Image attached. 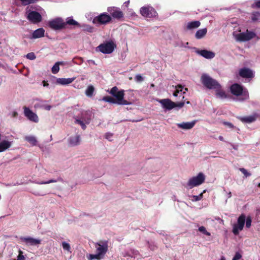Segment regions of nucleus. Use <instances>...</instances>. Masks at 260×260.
Returning <instances> with one entry per match:
<instances>
[{
  "mask_svg": "<svg viewBox=\"0 0 260 260\" xmlns=\"http://www.w3.org/2000/svg\"><path fill=\"white\" fill-rule=\"evenodd\" d=\"M218 139H219V140H220L221 141H224V138L221 136H219Z\"/></svg>",
  "mask_w": 260,
  "mask_h": 260,
  "instance_id": "obj_58",
  "label": "nucleus"
},
{
  "mask_svg": "<svg viewBox=\"0 0 260 260\" xmlns=\"http://www.w3.org/2000/svg\"><path fill=\"white\" fill-rule=\"evenodd\" d=\"M196 123V120H193L190 122H183L182 123H177V126L178 128L185 130H188L191 129L194 126Z\"/></svg>",
  "mask_w": 260,
  "mask_h": 260,
  "instance_id": "obj_20",
  "label": "nucleus"
},
{
  "mask_svg": "<svg viewBox=\"0 0 260 260\" xmlns=\"http://www.w3.org/2000/svg\"><path fill=\"white\" fill-rule=\"evenodd\" d=\"M91 113L89 111H83L81 112V116L78 119L81 121L85 122L86 124H89L91 120Z\"/></svg>",
  "mask_w": 260,
  "mask_h": 260,
  "instance_id": "obj_21",
  "label": "nucleus"
},
{
  "mask_svg": "<svg viewBox=\"0 0 260 260\" xmlns=\"http://www.w3.org/2000/svg\"><path fill=\"white\" fill-rule=\"evenodd\" d=\"M119 91L118 90V88L116 86H114L111 89L109 93L114 96Z\"/></svg>",
  "mask_w": 260,
  "mask_h": 260,
  "instance_id": "obj_43",
  "label": "nucleus"
},
{
  "mask_svg": "<svg viewBox=\"0 0 260 260\" xmlns=\"http://www.w3.org/2000/svg\"><path fill=\"white\" fill-rule=\"evenodd\" d=\"M258 187H260V183H259L257 185Z\"/></svg>",
  "mask_w": 260,
  "mask_h": 260,
  "instance_id": "obj_63",
  "label": "nucleus"
},
{
  "mask_svg": "<svg viewBox=\"0 0 260 260\" xmlns=\"http://www.w3.org/2000/svg\"><path fill=\"white\" fill-rule=\"evenodd\" d=\"M63 64L62 61L56 62L51 68L52 73L54 74H57L59 71V65Z\"/></svg>",
  "mask_w": 260,
  "mask_h": 260,
  "instance_id": "obj_35",
  "label": "nucleus"
},
{
  "mask_svg": "<svg viewBox=\"0 0 260 260\" xmlns=\"http://www.w3.org/2000/svg\"><path fill=\"white\" fill-rule=\"evenodd\" d=\"M251 19L253 22H260V13L258 12H253L251 14Z\"/></svg>",
  "mask_w": 260,
  "mask_h": 260,
  "instance_id": "obj_34",
  "label": "nucleus"
},
{
  "mask_svg": "<svg viewBox=\"0 0 260 260\" xmlns=\"http://www.w3.org/2000/svg\"><path fill=\"white\" fill-rule=\"evenodd\" d=\"M42 83H43V86H44V87H48L49 86V84L45 81H43Z\"/></svg>",
  "mask_w": 260,
  "mask_h": 260,
  "instance_id": "obj_55",
  "label": "nucleus"
},
{
  "mask_svg": "<svg viewBox=\"0 0 260 260\" xmlns=\"http://www.w3.org/2000/svg\"><path fill=\"white\" fill-rule=\"evenodd\" d=\"M199 231L200 232L203 233L204 234H205V235H206L207 236H209L211 235L210 233L209 232H208L206 230V228L204 226H201L199 227Z\"/></svg>",
  "mask_w": 260,
  "mask_h": 260,
  "instance_id": "obj_42",
  "label": "nucleus"
},
{
  "mask_svg": "<svg viewBox=\"0 0 260 260\" xmlns=\"http://www.w3.org/2000/svg\"><path fill=\"white\" fill-rule=\"evenodd\" d=\"M25 141L29 143L32 146H36L37 144L36 138L34 136H27L24 138Z\"/></svg>",
  "mask_w": 260,
  "mask_h": 260,
  "instance_id": "obj_31",
  "label": "nucleus"
},
{
  "mask_svg": "<svg viewBox=\"0 0 260 260\" xmlns=\"http://www.w3.org/2000/svg\"><path fill=\"white\" fill-rule=\"evenodd\" d=\"M207 32V29L206 28L199 29L197 31L195 34V37L197 39H202Z\"/></svg>",
  "mask_w": 260,
  "mask_h": 260,
  "instance_id": "obj_29",
  "label": "nucleus"
},
{
  "mask_svg": "<svg viewBox=\"0 0 260 260\" xmlns=\"http://www.w3.org/2000/svg\"><path fill=\"white\" fill-rule=\"evenodd\" d=\"M113 134L112 133H109V132H108V133H106L105 135V138L107 139L108 140H109V141H112V137H113Z\"/></svg>",
  "mask_w": 260,
  "mask_h": 260,
  "instance_id": "obj_48",
  "label": "nucleus"
},
{
  "mask_svg": "<svg viewBox=\"0 0 260 260\" xmlns=\"http://www.w3.org/2000/svg\"><path fill=\"white\" fill-rule=\"evenodd\" d=\"M83 27H84L83 30L84 31L89 32H92L93 31V27L90 25L84 24L83 25Z\"/></svg>",
  "mask_w": 260,
  "mask_h": 260,
  "instance_id": "obj_41",
  "label": "nucleus"
},
{
  "mask_svg": "<svg viewBox=\"0 0 260 260\" xmlns=\"http://www.w3.org/2000/svg\"><path fill=\"white\" fill-rule=\"evenodd\" d=\"M254 6L255 7L260 8V0L256 1L254 3Z\"/></svg>",
  "mask_w": 260,
  "mask_h": 260,
  "instance_id": "obj_54",
  "label": "nucleus"
},
{
  "mask_svg": "<svg viewBox=\"0 0 260 260\" xmlns=\"http://www.w3.org/2000/svg\"><path fill=\"white\" fill-rule=\"evenodd\" d=\"M45 29L43 28H39L34 30L32 34L27 38L29 39H36L42 38L45 35Z\"/></svg>",
  "mask_w": 260,
  "mask_h": 260,
  "instance_id": "obj_18",
  "label": "nucleus"
},
{
  "mask_svg": "<svg viewBox=\"0 0 260 260\" xmlns=\"http://www.w3.org/2000/svg\"><path fill=\"white\" fill-rule=\"evenodd\" d=\"M40 107L46 110L49 111L51 108V106L45 104L44 103H41L39 105Z\"/></svg>",
  "mask_w": 260,
  "mask_h": 260,
  "instance_id": "obj_46",
  "label": "nucleus"
},
{
  "mask_svg": "<svg viewBox=\"0 0 260 260\" xmlns=\"http://www.w3.org/2000/svg\"><path fill=\"white\" fill-rule=\"evenodd\" d=\"M233 36L238 42H243L248 41L256 37V34L252 31L247 30L245 32L239 34L233 33Z\"/></svg>",
  "mask_w": 260,
  "mask_h": 260,
  "instance_id": "obj_4",
  "label": "nucleus"
},
{
  "mask_svg": "<svg viewBox=\"0 0 260 260\" xmlns=\"http://www.w3.org/2000/svg\"><path fill=\"white\" fill-rule=\"evenodd\" d=\"M196 53L206 59H212L215 57V53L207 50H198Z\"/></svg>",
  "mask_w": 260,
  "mask_h": 260,
  "instance_id": "obj_19",
  "label": "nucleus"
},
{
  "mask_svg": "<svg viewBox=\"0 0 260 260\" xmlns=\"http://www.w3.org/2000/svg\"><path fill=\"white\" fill-rule=\"evenodd\" d=\"M216 92V95L220 99H223L227 98L226 94L224 90L221 89V87L219 84V87L214 89Z\"/></svg>",
  "mask_w": 260,
  "mask_h": 260,
  "instance_id": "obj_27",
  "label": "nucleus"
},
{
  "mask_svg": "<svg viewBox=\"0 0 260 260\" xmlns=\"http://www.w3.org/2000/svg\"><path fill=\"white\" fill-rule=\"evenodd\" d=\"M231 93L238 97L237 100L240 102L244 101L249 98V93L247 89L243 88L241 85L234 83L231 86Z\"/></svg>",
  "mask_w": 260,
  "mask_h": 260,
  "instance_id": "obj_2",
  "label": "nucleus"
},
{
  "mask_svg": "<svg viewBox=\"0 0 260 260\" xmlns=\"http://www.w3.org/2000/svg\"><path fill=\"white\" fill-rule=\"evenodd\" d=\"M140 12L143 17L146 18H153L157 15L155 9L150 6H145L141 7Z\"/></svg>",
  "mask_w": 260,
  "mask_h": 260,
  "instance_id": "obj_9",
  "label": "nucleus"
},
{
  "mask_svg": "<svg viewBox=\"0 0 260 260\" xmlns=\"http://www.w3.org/2000/svg\"><path fill=\"white\" fill-rule=\"evenodd\" d=\"M94 91V88L92 85H89L85 90V94L87 96L91 98L93 96Z\"/></svg>",
  "mask_w": 260,
  "mask_h": 260,
  "instance_id": "obj_36",
  "label": "nucleus"
},
{
  "mask_svg": "<svg viewBox=\"0 0 260 260\" xmlns=\"http://www.w3.org/2000/svg\"><path fill=\"white\" fill-rule=\"evenodd\" d=\"M80 142V136L78 135L71 136L68 139V142L69 145L71 146H75L79 145Z\"/></svg>",
  "mask_w": 260,
  "mask_h": 260,
  "instance_id": "obj_23",
  "label": "nucleus"
},
{
  "mask_svg": "<svg viewBox=\"0 0 260 260\" xmlns=\"http://www.w3.org/2000/svg\"><path fill=\"white\" fill-rule=\"evenodd\" d=\"M20 1L23 5H27L31 3H35L38 0H20Z\"/></svg>",
  "mask_w": 260,
  "mask_h": 260,
  "instance_id": "obj_45",
  "label": "nucleus"
},
{
  "mask_svg": "<svg viewBox=\"0 0 260 260\" xmlns=\"http://www.w3.org/2000/svg\"><path fill=\"white\" fill-rule=\"evenodd\" d=\"M188 43L186 42L185 47H186V46L188 45Z\"/></svg>",
  "mask_w": 260,
  "mask_h": 260,
  "instance_id": "obj_62",
  "label": "nucleus"
},
{
  "mask_svg": "<svg viewBox=\"0 0 260 260\" xmlns=\"http://www.w3.org/2000/svg\"><path fill=\"white\" fill-rule=\"evenodd\" d=\"M242 257L241 254L239 252H236L232 260H239Z\"/></svg>",
  "mask_w": 260,
  "mask_h": 260,
  "instance_id": "obj_50",
  "label": "nucleus"
},
{
  "mask_svg": "<svg viewBox=\"0 0 260 260\" xmlns=\"http://www.w3.org/2000/svg\"><path fill=\"white\" fill-rule=\"evenodd\" d=\"M12 142L4 140L0 142V152L8 149L12 145Z\"/></svg>",
  "mask_w": 260,
  "mask_h": 260,
  "instance_id": "obj_24",
  "label": "nucleus"
},
{
  "mask_svg": "<svg viewBox=\"0 0 260 260\" xmlns=\"http://www.w3.org/2000/svg\"><path fill=\"white\" fill-rule=\"evenodd\" d=\"M75 77L69 78H57L56 83L58 85H67L72 83L75 79Z\"/></svg>",
  "mask_w": 260,
  "mask_h": 260,
  "instance_id": "obj_22",
  "label": "nucleus"
},
{
  "mask_svg": "<svg viewBox=\"0 0 260 260\" xmlns=\"http://www.w3.org/2000/svg\"><path fill=\"white\" fill-rule=\"evenodd\" d=\"M239 75L243 78L251 79L254 76V72L252 70L244 67L239 70Z\"/></svg>",
  "mask_w": 260,
  "mask_h": 260,
  "instance_id": "obj_14",
  "label": "nucleus"
},
{
  "mask_svg": "<svg viewBox=\"0 0 260 260\" xmlns=\"http://www.w3.org/2000/svg\"><path fill=\"white\" fill-rule=\"evenodd\" d=\"M21 240L28 246H37L39 245L41 242V240L40 239L33 238L30 237H23Z\"/></svg>",
  "mask_w": 260,
  "mask_h": 260,
  "instance_id": "obj_17",
  "label": "nucleus"
},
{
  "mask_svg": "<svg viewBox=\"0 0 260 260\" xmlns=\"http://www.w3.org/2000/svg\"><path fill=\"white\" fill-rule=\"evenodd\" d=\"M239 170L242 173L245 177H247L251 175V174L244 168H240Z\"/></svg>",
  "mask_w": 260,
  "mask_h": 260,
  "instance_id": "obj_44",
  "label": "nucleus"
},
{
  "mask_svg": "<svg viewBox=\"0 0 260 260\" xmlns=\"http://www.w3.org/2000/svg\"><path fill=\"white\" fill-rule=\"evenodd\" d=\"M175 91L173 93V95L174 96H177L178 94H180V96L182 95V94H184L186 91H187V88H185L184 89V91H183V87L182 86L180 85H178L175 87Z\"/></svg>",
  "mask_w": 260,
  "mask_h": 260,
  "instance_id": "obj_26",
  "label": "nucleus"
},
{
  "mask_svg": "<svg viewBox=\"0 0 260 260\" xmlns=\"http://www.w3.org/2000/svg\"><path fill=\"white\" fill-rule=\"evenodd\" d=\"M95 253L87 254L88 260H101L103 259L108 249L107 241H100L95 244Z\"/></svg>",
  "mask_w": 260,
  "mask_h": 260,
  "instance_id": "obj_1",
  "label": "nucleus"
},
{
  "mask_svg": "<svg viewBox=\"0 0 260 260\" xmlns=\"http://www.w3.org/2000/svg\"><path fill=\"white\" fill-rule=\"evenodd\" d=\"M89 63V64H95V63L94 62V61L93 60H91V59H90V60H88L87 61Z\"/></svg>",
  "mask_w": 260,
  "mask_h": 260,
  "instance_id": "obj_56",
  "label": "nucleus"
},
{
  "mask_svg": "<svg viewBox=\"0 0 260 260\" xmlns=\"http://www.w3.org/2000/svg\"><path fill=\"white\" fill-rule=\"evenodd\" d=\"M75 122L80 124L81 126L83 129H85L86 128V124H87L85 123V122L81 121V119H78L77 117H75Z\"/></svg>",
  "mask_w": 260,
  "mask_h": 260,
  "instance_id": "obj_39",
  "label": "nucleus"
},
{
  "mask_svg": "<svg viewBox=\"0 0 260 260\" xmlns=\"http://www.w3.org/2000/svg\"><path fill=\"white\" fill-rule=\"evenodd\" d=\"M61 246L63 250L66 251L67 253H71L72 252L71 247L69 242L66 241H62L61 242Z\"/></svg>",
  "mask_w": 260,
  "mask_h": 260,
  "instance_id": "obj_33",
  "label": "nucleus"
},
{
  "mask_svg": "<svg viewBox=\"0 0 260 260\" xmlns=\"http://www.w3.org/2000/svg\"><path fill=\"white\" fill-rule=\"evenodd\" d=\"M201 25V23L199 21H193L188 22L186 25V28L187 29H193L199 27Z\"/></svg>",
  "mask_w": 260,
  "mask_h": 260,
  "instance_id": "obj_28",
  "label": "nucleus"
},
{
  "mask_svg": "<svg viewBox=\"0 0 260 260\" xmlns=\"http://www.w3.org/2000/svg\"><path fill=\"white\" fill-rule=\"evenodd\" d=\"M176 107H178L179 108H181L184 105V102H179V103H176Z\"/></svg>",
  "mask_w": 260,
  "mask_h": 260,
  "instance_id": "obj_53",
  "label": "nucleus"
},
{
  "mask_svg": "<svg viewBox=\"0 0 260 260\" xmlns=\"http://www.w3.org/2000/svg\"><path fill=\"white\" fill-rule=\"evenodd\" d=\"M241 121L245 123H251L255 120V117L253 115L242 117L240 118Z\"/></svg>",
  "mask_w": 260,
  "mask_h": 260,
  "instance_id": "obj_32",
  "label": "nucleus"
},
{
  "mask_svg": "<svg viewBox=\"0 0 260 260\" xmlns=\"http://www.w3.org/2000/svg\"><path fill=\"white\" fill-rule=\"evenodd\" d=\"M48 25L52 29L57 30L64 28L66 23L61 18L57 17L49 20L48 22Z\"/></svg>",
  "mask_w": 260,
  "mask_h": 260,
  "instance_id": "obj_7",
  "label": "nucleus"
},
{
  "mask_svg": "<svg viewBox=\"0 0 260 260\" xmlns=\"http://www.w3.org/2000/svg\"><path fill=\"white\" fill-rule=\"evenodd\" d=\"M27 18L33 23H38L42 21V17L39 13L30 11L27 13Z\"/></svg>",
  "mask_w": 260,
  "mask_h": 260,
  "instance_id": "obj_13",
  "label": "nucleus"
},
{
  "mask_svg": "<svg viewBox=\"0 0 260 260\" xmlns=\"http://www.w3.org/2000/svg\"><path fill=\"white\" fill-rule=\"evenodd\" d=\"M132 15H136V13L135 12L132 13Z\"/></svg>",
  "mask_w": 260,
  "mask_h": 260,
  "instance_id": "obj_61",
  "label": "nucleus"
},
{
  "mask_svg": "<svg viewBox=\"0 0 260 260\" xmlns=\"http://www.w3.org/2000/svg\"><path fill=\"white\" fill-rule=\"evenodd\" d=\"M245 222L246 223V228H250L251 224V219L250 217H247L246 219L245 218Z\"/></svg>",
  "mask_w": 260,
  "mask_h": 260,
  "instance_id": "obj_49",
  "label": "nucleus"
},
{
  "mask_svg": "<svg viewBox=\"0 0 260 260\" xmlns=\"http://www.w3.org/2000/svg\"><path fill=\"white\" fill-rule=\"evenodd\" d=\"M116 48V44L112 41H107L100 44L97 49L104 54H110Z\"/></svg>",
  "mask_w": 260,
  "mask_h": 260,
  "instance_id": "obj_6",
  "label": "nucleus"
},
{
  "mask_svg": "<svg viewBox=\"0 0 260 260\" xmlns=\"http://www.w3.org/2000/svg\"><path fill=\"white\" fill-rule=\"evenodd\" d=\"M26 57L27 59H29L30 60H34L36 58L35 53L33 52L28 53L26 55Z\"/></svg>",
  "mask_w": 260,
  "mask_h": 260,
  "instance_id": "obj_47",
  "label": "nucleus"
},
{
  "mask_svg": "<svg viewBox=\"0 0 260 260\" xmlns=\"http://www.w3.org/2000/svg\"><path fill=\"white\" fill-rule=\"evenodd\" d=\"M124 93L123 90H119L116 94L115 95V104L119 105H129L132 103L128 102L124 99Z\"/></svg>",
  "mask_w": 260,
  "mask_h": 260,
  "instance_id": "obj_12",
  "label": "nucleus"
},
{
  "mask_svg": "<svg viewBox=\"0 0 260 260\" xmlns=\"http://www.w3.org/2000/svg\"><path fill=\"white\" fill-rule=\"evenodd\" d=\"M220 260H225V258L224 257H222L220 259Z\"/></svg>",
  "mask_w": 260,
  "mask_h": 260,
  "instance_id": "obj_60",
  "label": "nucleus"
},
{
  "mask_svg": "<svg viewBox=\"0 0 260 260\" xmlns=\"http://www.w3.org/2000/svg\"><path fill=\"white\" fill-rule=\"evenodd\" d=\"M129 1H126L124 3V5L126 7H128L129 4Z\"/></svg>",
  "mask_w": 260,
  "mask_h": 260,
  "instance_id": "obj_57",
  "label": "nucleus"
},
{
  "mask_svg": "<svg viewBox=\"0 0 260 260\" xmlns=\"http://www.w3.org/2000/svg\"><path fill=\"white\" fill-rule=\"evenodd\" d=\"M201 81L205 87L210 89H214L219 87V83L206 74L202 75Z\"/></svg>",
  "mask_w": 260,
  "mask_h": 260,
  "instance_id": "obj_5",
  "label": "nucleus"
},
{
  "mask_svg": "<svg viewBox=\"0 0 260 260\" xmlns=\"http://www.w3.org/2000/svg\"><path fill=\"white\" fill-rule=\"evenodd\" d=\"M102 101L111 104H115V100L109 96H104Z\"/></svg>",
  "mask_w": 260,
  "mask_h": 260,
  "instance_id": "obj_38",
  "label": "nucleus"
},
{
  "mask_svg": "<svg viewBox=\"0 0 260 260\" xmlns=\"http://www.w3.org/2000/svg\"><path fill=\"white\" fill-rule=\"evenodd\" d=\"M158 101L161 104L162 108L166 110H171L176 106L175 103L172 102L168 99L159 100H158Z\"/></svg>",
  "mask_w": 260,
  "mask_h": 260,
  "instance_id": "obj_16",
  "label": "nucleus"
},
{
  "mask_svg": "<svg viewBox=\"0 0 260 260\" xmlns=\"http://www.w3.org/2000/svg\"><path fill=\"white\" fill-rule=\"evenodd\" d=\"M231 192H230L229 193V198H231Z\"/></svg>",
  "mask_w": 260,
  "mask_h": 260,
  "instance_id": "obj_59",
  "label": "nucleus"
},
{
  "mask_svg": "<svg viewBox=\"0 0 260 260\" xmlns=\"http://www.w3.org/2000/svg\"><path fill=\"white\" fill-rule=\"evenodd\" d=\"M205 176L202 173H200L197 176L190 178L186 185V187L188 189H191L195 186H199L204 182Z\"/></svg>",
  "mask_w": 260,
  "mask_h": 260,
  "instance_id": "obj_3",
  "label": "nucleus"
},
{
  "mask_svg": "<svg viewBox=\"0 0 260 260\" xmlns=\"http://www.w3.org/2000/svg\"><path fill=\"white\" fill-rule=\"evenodd\" d=\"M135 80L137 82H142L144 80L143 77L140 75H137L135 77Z\"/></svg>",
  "mask_w": 260,
  "mask_h": 260,
  "instance_id": "obj_51",
  "label": "nucleus"
},
{
  "mask_svg": "<svg viewBox=\"0 0 260 260\" xmlns=\"http://www.w3.org/2000/svg\"><path fill=\"white\" fill-rule=\"evenodd\" d=\"M107 10L113 18L119 20L123 17L122 12L119 8L111 7L108 8Z\"/></svg>",
  "mask_w": 260,
  "mask_h": 260,
  "instance_id": "obj_15",
  "label": "nucleus"
},
{
  "mask_svg": "<svg viewBox=\"0 0 260 260\" xmlns=\"http://www.w3.org/2000/svg\"><path fill=\"white\" fill-rule=\"evenodd\" d=\"M111 17L107 13H103L95 17L92 21L94 24H106L111 21Z\"/></svg>",
  "mask_w": 260,
  "mask_h": 260,
  "instance_id": "obj_10",
  "label": "nucleus"
},
{
  "mask_svg": "<svg viewBox=\"0 0 260 260\" xmlns=\"http://www.w3.org/2000/svg\"><path fill=\"white\" fill-rule=\"evenodd\" d=\"M66 23V24L71 25H79V23L76 20H74L72 17L67 18Z\"/></svg>",
  "mask_w": 260,
  "mask_h": 260,
  "instance_id": "obj_37",
  "label": "nucleus"
},
{
  "mask_svg": "<svg viewBox=\"0 0 260 260\" xmlns=\"http://www.w3.org/2000/svg\"><path fill=\"white\" fill-rule=\"evenodd\" d=\"M189 103H190V102H189V101H187V102H186V104H189Z\"/></svg>",
  "mask_w": 260,
  "mask_h": 260,
  "instance_id": "obj_64",
  "label": "nucleus"
},
{
  "mask_svg": "<svg viewBox=\"0 0 260 260\" xmlns=\"http://www.w3.org/2000/svg\"><path fill=\"white\" fill-rule=\"evenodd\" d=\"M245 222V216L241 215L238 218L237 222L233 225V233L235 235H238L244 226Z\"/></svg>",
  "mask_w": 260,
  "mask_h": 260,
  "instance_id": "obj_8",
  "label": "nucleus"
},
{
  "mask_svg": "<svg viewBox=\"0 0 260 260\" xmlns=\"http://www.w3.org/2000/svg\"><path fill=\"white\" fill-rule=\"evenodd\" d=\"M123 256H129L133 258H139V253L138 251L134 249H129L122 253Z\"/></svg>",
  "mask_w": 260,
  "mask_h": 260,
  "instance_id": "obj_25",
  "label": "nucleus"
},
{
  "mask_svg": "<svg viewBox=\"0 0 260 260\" xmlns=\"http://www.w3.org/2000/svg\"><path fill=\"white\" fill-rule=\"evenodd\" d=\"M57 182H63V180L60 177H58L56 179H50L47 181H36L35 183L38 184H46L51 183H55Z\"/></svg>",
  "mask_w": 260,
  "mask_h": 260,
  "instance_id": "obj_30",
  "label": "nucleus"
},
{
  "mask_svg": "<svg viewBox=\"0 0 260 260\" xmlns=\"http://www.w3.org/2000/svg\"><path fill=\"white\" fill-rule=\"evenodd\" d=\"M206 190H203V192L200 193L199 195H198V196H192V198L193 199H192V200L193 201H198L201 200L203 198V193L206 192Z\"/></svg>",
  "mask_w": 260,
  "mask_h": 260,
  "instance_id": "obj_40",
  "label": "nucleus"
},
{
  "mask_svg": "<svg viewBox=\"0 0 260 260\" xmlns=\"http://www.w3.org/2000/svg\"><path fill=\"white\" fill-rule=\"evenodd\" d=\"M24 115L30 121L38 123L39 122V117L36 113H34L29 108L24 107Z\"/></svg>",
  "mask_w": 260,
  "mask_h": 260,
  "instance_id": "obj_11",
  "label": "nucleus"
},
{
  "mask_svg": "<svg viewBox=\"0 0 260 260\" xmlns=\"http://www.w3.org/2000/svg\"><path fill=\"white\" fill-rule=\"evenodd\" d=\"M223 124L227 127H229L230 128H233L234 127V125L229 122H224Z\"/></svg>",
  "mask_w": 260,
  "mask_h": 260,
  "instance_id": "obj_52",
  "label": "nucleus"
}]
</instances>
